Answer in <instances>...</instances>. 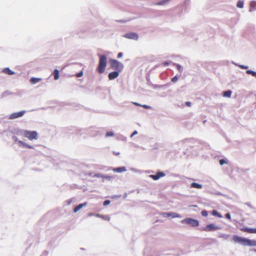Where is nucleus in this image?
I'll use <instances>...</instances> for the list:
<instances>
[{
  "mask_svg": "<svg viewBox=\"0 0 256 256\" xmlns=\"http://www.w3.org/2000/svg\"><path fill=\"white\" fill-rule=\"evenodd\" d=\"M110 64L111 68L117 71L120 72L123 68V64L116 60L110 59Z\"/></svg>",
  "mask_w": 256,
  "mask_h": 256,
  "instance_id": "nucleus-4",
  "label": "nucleus"
},
{
  "mask_svg": "<svg viewBox=\"0 0 256 256\" xmlns=\"http://www.w3.org/2000/svg\"><path fill=\"white\" fill-rule=\"evenodd\" d=\"M162 216H164L166 217H172V218H180L181 216L176 213L175 212H164L162 214Z\"/></svg>",
  "mask_w": 256,
  "mask_h": 256,
  "instance_id": "nucleus-9",
  "label": "nucleus"
},
{
  "mask_svg": "<svg viewBox=\"0 0 256 256\" xmlns=\"http://www.w3.org/2000/svg\"><path fill=\"white\" fill-rule=\"evenodd\" d=\"M142 106L143 108H150L149 106H146V105H143V106Z\"/></svg>",
  "mask_w": 256,
  "mask_h": 256,
  "instance_id": "nucleus-40",
  "label": "nucleus"
},
{
  "mask_svg": "<svg viewBox=\"0 0 256 256\" xmlns=\"http://www.w3.org/2000/svg\"><path fill=\"white\" fill-rule=\"evenodd\" d=\"M137 133H138L137 131H136V130L134 131V132H133V133H132V136H134V134H137Z\"/></svg>",
  "mask_w": 256,
  "mask_h": 256,
  "instance_id": "nucleus-42",
  "label": "nucleus"
},
{
  "mask_svg": "<svg viewBox=\"0 0 256 256\" xmlns=\"http://www.w3.org/2000/svg\"><path fill=\"white\" fill-rule=\"evenodd\" d=\"M190 187L200 189L202 188V186L200 184L196 182H192L191 184Z\"/></svg>",
  "mask_w": 256,
  "mask_h": 256,
  "instance_id": "nucleus-19",
  "label": "nucleus"
},
{
  "mask_svg": "<svg viewBox=\"0 0 256 256\" xmlns=\"http://www.w3.org/2000/svg\"><path fill=\"white\" fill-rule=\"evenodd\" d=\"M126 170V168L124 166L116 168L113 169V171L116 172H125Z\"/></svg>",
  "mask_w": 256,
  "mask_h": 256,
  "instance_id": "nucleus-14",
  "label": "nucleus"
},
{
  "mask_svg": "<svg viewBox=\"0 0 256 256\" xmlns=\"http://www.w3.org/2000/svg\"><path fill=\"white\" fill-rule=\"evenodd\" d=\"M54 79L57 80L59 78V71L56 69L54 71Z\"/></svg>",
  "mask_w": 256,
  "mask_h": 256,
  "instance_id": "nucleus-20",
  "label": "nucleus"
},
{
  "mask_svg": "<svg viewBox=\"0 0 256 256\" xmlns=\"http://www.w3.org/2000/svg\"><path fill=\"white\" fill-rule=\"evenodd\" d=\"M123 56V54L122 52H119L118 54V58H120L121 57H122Z\"/></svg>",
  "mask_w": 256,
  "mask_h": 256,
  "instance_id": "nucleus-38",
  "label": "nucleus"
},
{
  "mask_svg": "<svg viewBox=\"0 0 256 256\" xmlns=\"http://www.w3.org/2000/svg\"><path fill=\"white\" fill-rule=\"evenodd\" d=\"M2 72L6 74H8V75H12L14 74V72L11 70L9 68H5L3 70Z\"/></svg>",
  "mask_w": 256,
  "mask_h": 256,
  "instance_id": "nucleus-17",
  "label": "nucleus"
},
{
  "mask_svg": "<svg viewBox=\"0 0 256 256\" xmlns=\"http://www.w3.org/2000/svg\"><path fill=\"white\" fill-rule=\"evenodd\" d=\"M88 203L87 202H84V203L80 204H78V206H76L74 208V212H76L78 211L80 208H82L83 206H86L87 205Z\"/></svg>",
  "mask_w": 256,
  "mask_h": 256,
  "instance_id": "nucleus-13",
  "label": "nucleus"
},
{
  "mask_svg": "<svg viewBox=\"0 0 256 256\" xmlns=\"http://www.w3.org/2000/svg\"><path fill=\"white\" fill-rule=\"evenodd\" d=\"M165 174L162 172H157L156 174L150 175V177L152 178L154 180H158L160 178L165 176Z\"/></svg>",
  "mask_w": 256,
  "mask_h": 256,
  "instance_id": "nucleus-8",
  "label": "nucleus"
},
{
  "mask_svg": "<svg viewBox=\"0 0 256 256\" xmlns=\"http://www.w3.org/2000/svg\"><path fill=\"white\" fill-rule=\"evenodd\" d=\"M133 104L136 105V106H141L140 104H139L137 103V102H133Z\"/></svg>",
  "mask_w": 256,
  "mask_h": 256,
  "instance_id": "nucleus-43",
  "label": "nucleus"
},
{
  "mask_svg": "<svg viewBox=\"0 0 256 256\" xmlns=\"http://www.w3.org/2000/svg\"><path fill=\"white\" fill-rule=\"evenodd\" d=\"M226 218L228 220H230L231 219V216H230V214L229 213H227L226 214Z\"/></svg>",
  "mask_w": 256,
  "mask_h": 256,
  "instance_id": "nucleus-34",
  "label": "nucleus"
},
{
  "mask_svg": "<svg viewBox=\"0 0 256 256\" xmlns=\"http://www.w3.org/2000/svg\"><path fill=\"white\" fill-rule=\"evenodd\" d=\"M94 216L96 217L100 218L104 220H106L109 221L110 220V217L108 216H104L100 214H96Z\"/></svg>",
  "mask_w": 256,
  "mask_h": 256,
  "instance_id": "nucleus-15",
  "label": "nucleus"
},
{
  "mask_svg": "<svg viewBox=\"0 0 256 256\" xmlns=\"http://www.w3.org/2000/svg\"><path fill=\"white\" fill-rule=\"evenodd\" d=\"M254 251L256 252V249H254Z\"/></svg>",
  "mask_w": 256,
  "mask_h": 256,
  "instance_id": "nucleus-48",
  "label": "nucleus"
},
{
  "mask_svg": "<svg viewBox=\"0 0 256 256\" xmlns=\"http://www.w3.org/2000/svg\"><path fill=\"white\" fill-rule=\"evenodd\" d=\"M118 154H119V153H118V152H116V155H118Z\"/></svg>",
  "mask_w": 256,
  "mask_h": 256,
  "instance_id": "nucleus-46",
  "label": "nucleus"
},
{
  "mask_svg": "<svg viewBox=\"0 0 256 256\" xmlns=\"http://www.w3.org/2000/svg\"><path fill=\"white\" fill-rule=\"evenodd\" d=\"M244 6L243 2L238 1L237 3L236 6L239 8H242Z\"/></svg>",
  "mask_w": 256,
  "mask_h": 256,
  "instance_id": "nucleus-24",
  "label": "nucleus"
},
{
  "mask_svg": "<svg viewBox=\"0 0 256 256\" xmlns=\"http://www.w3.org/2000/svg\"><path fill=\"white\" fill-rule=\"evenodd\" d=\"M120 72L116 70L115 72H110L108 74V78L110 80H114V79L116 78L119 76Z\"/></svg>",
  "mask_w": 256,
  "mask_h": 256,
  "instance_id": "nucleus-11",
  "label": "nucleus"
},
{
  "mask_svg": "<svg viewBox=\"0 0 256 256\" xmlns=\"http://www.w3.org/2000/svg\"><path fill=\"white\" fill-rule=\"evenodd\" d=\"M12 139H13L14 141H16H16H18V138H16V136H14V137L12 138Z\"/></svg>",
  "mask_w": 256,
  "mask_h": 256,
  "instance_id": "nucleus-41",
  "label": "nucleus"
},
{
  "mask_svg": "<svg viewBox=\"0 0 256 256\" xmlns=\"http://www.w3.org/2000/svg\"><path fill=\"white\" fill-rule=\"evenodd\" d=\"M106 66V57L104 55L100 56L99 63L98 66V71L99 74H102L104 72Z\"/></svg>",
  "mask_w": 256,
  "mask_h": 256,
  "instance_id": "nucleus-2",
  "label": "nucleus"
},
{
  "mask_svg": "<svg viewBox=\"0 0 256 256\" xmlns=\"http://www.w3.org/2000/svg\"><path fill=\"white\" fill-rule=\"evenodd\" d=\"M110 202V200H106L104 201L103 204L104 206H106L107 205H108Z\"/></svg>",
  "mask_w": 256,
  "mask_h": 256,
  "instance_id": "nucleus-29",
  "label": "nucleus"
},
{
  "mask_svg": "<svg viewBox=\"0 0 256 256\" xmlns=\"http://www.w3.org/2000/svg\"><path fill=\"white\" fill-rule=\"evenodd\" d=\"M124 37L129 39H133L137 40L138 39V35L136 33L130 32L125 34Z\"/></svg>",
  "mask_w": 256,
  "mask_h": 256,
  "instance_id": "nucleus-10",
  "label": "nucleus"
},
{
  "mask_svg": "<svg viewBox=\"0 0 256 256\" xmlns=\"http://www.w3.org/2000/svg\"><path fill=\"white\" fill-rule=\"evenodd\" d=\"M176 68L178 69V70L179 71V72H180L181 70H182V68H181V66L180 64H176Z\"/></svg>",
  "mask_w": 256,
  "mask_h": 256,
  "instance_id": "nucleus-35",
  "label": "nucleus"
},
{
  "mask_svg": "<svg viewBox=\"0 0 256 256\" xmlns=\"http://www.w3.org/2000/svg\"><path fill=\"white\" fill-rule=\"evenodd\" d=\"M242 68H246L245 66H242Z\"/></svg>",
  "mask_w": 256,
  "mask_h": 256,
  "instance_id": "nucleus-49",
  "label": "nucleus"
},
{
  "mask_svg": "<svg viewBox=\"0 0 256 256\" xmlns=\"http://www.w3.org/2000/svg\"><path fill=\"white\" fill-rule=\"evenodd\" d=\"M218 237L219 238H222L224 240H228L229 238L230 237V236L225 234H220Z\"/></svg>",
  "mask_w": 256,
  "mask_h": 256,
  "instance_id": "nucleus-18",
  "label": "nucleus"
},
{
  "mask_svg": "<svg viewBox=\"0 0 256 256\" xmlns=\"http://www.w3.org/2000/svg\"><path fill=\"white\" fill-rule=\"evenodd\" d=\"M24 136L28 138V140H33L38 139V134L36 131H30L24 130L23 132Z\"/></svg>",
  "mask_w": 256,
  "mask_h": 256,
  "instance_id": "nucleus-3",
  "label": "nucleus"
},
{
  "mask_svg": "<svg viewBox=\"0 0 256 256\" xmlns=\"http://www.w3.org/2000/svg\"><path fill=\"white\" fill-rule=\"evenodd\" d=\"M24 147H25V148H33L32 146L30 145H29V144H25Z\"/></svg>",
  "mask_w": 256,
  "mask_h": 256,
  "instance_id": "nucleus-31",
  "label": "nucleus"
},
{
  "mask_svg": "<svg viewBox=\"0 0 256 256\" xmlns=\"http://www.w3.org/2000/svg\"><path fill=\"white\" fill-rule=\"evenodd\" d=\"M201 214L203 216H207L208 215V212L206 210H202V212H201Z\"/></svg>",
  "mask_w": 256,
  "mask_h": 256,
  "instance_id": "nucleus-26",
  "label": "nucleus"
},
{
  "mask_svg": "<svg viewBox=\"0 0 256 256\" xmlns=\"http://www.w3.org/2000/svg\"><path fill=\"white\" fill-rule=\"evenodd\" d=\"M185 104L187 106H191V102H186Z\"/></svg>",
  "mask_w": 256,
  "mask_h": 256,
  "instance_id": "nucleus-37",
  "label": "nucleus"
},
{
  "mask_svg": "<svg viewBox=\"0 0 256 256\" xmlns=\"http://www.w3.org/2000/svg\"><path fill=\"white\" fill-rule=\"evenodd\" d=\"M94 176L98 177V178H105L104 176L100 174H94Z\"/></svg>",
  "mask_w": 256,
  "mask_h": 256,
  "instance_id": "nucleus-27",
  "label": "nucleus"
},
{
  "mask_svg": "<svg viewBox=\"0 0 256 256\" xmlns=\"http://www.w3.org/2000/svg\"><path fill=\"white\" fill-rule=\"evenodd\" d=\"M225 163H226V162L224 160L222 159L220 160V165H223Z\"/></svg>",
  "mask_w": 256,
  "mask_h": 256,
  "instance_id": "nucleus-33",
  "label": "nucleus"
},
{
  "mask_svg": "<svg viewBox=\"0 0 256 256\" xmlns=\"http://www.w3.org/2000/svg\"><path fill=\"white\" fill-rule=\"evenodd\" d=\"M105 176V178H104L110 180L111 178V177L110 176Z\"/></svg>",
  "mask_w": 256,
  "mask_h": 256,
  "instance_id": "nucleus-39",
  "label": "nucleus"
},
{
  "mask_svg": "<svg viewBox=\"0 0 256 256\" xmlns=\"http://www.w3.org/2000/svg\"><path fill=\"white\" fill-rule=\"evenodd\" d=\"M232 240L235 242H238L244 246H256V240H251L246 238H242L238 236H234Z\"/></svg>",
  "mask_w": 256,
  "mask_h": 256,
  "instance_id": "nucleus-1",
  "label": "nucleus"
},
{
  "mask_svg": "<svg viewBox=\"0 0 256 256\" xmlns=\"http://www.w3.org/2000/svg\"><path fill=\"white\" fill-rule=\"evenodd\" d=\"M232 92L230 90H227L224 92L223 96L225 97L230 98L231 96Z\"/></svg>",
  "mask_w": 256,
  "mask_h": 256,
  "instance_id": "nucleus-21",
  "label": "nucleus"
},
{
  "mask_svg": "<svg viewBox=\"0 0 256 256\" xmlns=\"http://www.w3.org/2000/svg\"><path fill=\"white\" fill-rule=\"evenodd\" d=\"M18 143L20 144V146H24V144H26L22 140H18Z\"/></svg>",
  "mask_w": 256,
  "mask_h": 256,
  "instance_id": "nucleus-36",
  "label": "nucleus"
},
{
  "mask_svg": "<svg viewBox=\"0 0 256 256\" xmlns=\"http://www.w3.org/2000/svg\"><path fill=\"white\" fill-rule=\"evenodd\" d=\"M178 80V77L176 76H175L173 77L172 79V82H175Z\"/></svg>",
  "mask_w": 256,
  "mask_h": 256,
  "instance_id": "nucleus-32",
  "label": "nucleus"
},
{
  "mask_svg": "<svg viewBox=\"0 0 256 256\" xmlns=\"http://www.w3.org/2000/svg\"><path fill=\"white\" fill-rule=\"evenodd\" d=\"M26 113V111L22 110L20 112H14L10 116V119L13 120L20 117H22Z\"/></svg>",
  "mask_w": 256,
  "mask_h": 256,
  "instance_id": "nucleus-7",
  "label": "nucleus"
},
{
  "mask_svg": "<svg viewBox=\"0 0 256 256\" xmlns=\"http://www.w3.org/2000/svg\"><path fill=\"white\" fill-rule=\"evenodd\" d=\"M182 222L187 224L192 227H196L199 225L198 221L192 218H186L182 220Z\"/></svg>",
  "mask_w": 256,
  "mask_h": 256,
  "instance_id": "nucleus-5",
  "label": "nucleus"
},
{
  "mask_svg": "<svg viewBox=\"0 0 256 256\" xmlns=\"http://www.w3.org/2000/svg\"><path fill=\"white\" fill-rule=\"evenodd\" d=\"M164 66H168V62H164Z\"/></svg>",
  "mask_w": 256,
  "mask_h": 256,
  "instance_id": "nucleus-44",
  "label": "nucleus"
},
{
  "mask_svg": "<svg viewBox=\"0 0 256 256\" xmlns=\"http://www.w3.org/2000/svg\"><path fill=\"white\" fill-rule=\"evenodd\" d=\"M246 72L248 74H252L254 76H256V72H254V71L251 70H248Z\"/></svg>",
  "mask_w": 256,
  "mask_h": 256,
  "instance_id": "nucleus-23",
  "label": "nucleus"
},
{
  "mask_svg": "<svg viewBox=\"0 0 256 256\" xmlns=\"http://www.w3.org/2000/svg\"><path fill=\"white\" fill-rule=\"evenodd\" d=\"M118 154H119V153H118V152H116V155H118Z\"/></svg>",
  "mask_w": 256,
  "mask_h": 256,
  "instance_id": "nucleus-47",
  "label": "nucleus"
},
{
  "mask_svg": "<svg viewBox=\"0 0 256 256\" xmlns=\"http://www.w3.org/2000/svg\"><path fill=\"white\" fill-rule=\"evenodd\" d=\"M212 214L213 216H216L218 218H222V216L221 215V214H220V213H218L216 210H212Z\"/></svg>",
  "mask_w": 256,
  "mask_h": 256,
  "instance_id": "nucleus-22",
  "label": "nucleus"
},
{
  "mask_svg": "<svg viewBox=\"0 0 256 256\" xmlns=\"http://www.w3.org/2000/svg\"><path fill=\"white\" fill-rule=\"evenodd\" d=\"M83 75V72L82 71H81L80 72L76 74V76L78 77V78H79V77H80L82 76Z\"/></svg>",
  "mask_w": 256,
  "mask_h": 256,
  "instance_id": "nucleus-30",
  "label": "nucleus"
},
{
  "mask_svg": "<svg viewBox=\"0 0 256 256\" xmlns=\"http://www.w3.org/2000/svg\"><path fill=\"white\" fill-rule=\"evenodd\" d=\"M219 229H220V228L219 226H216L214 224H210L204 226L203 228V230L206 232H210Z\"/></svg>",
  "mask_w": 256,
  "mask_h": 256,
  "instance_id": "nucleus-6",
  "label": "nucleus"
},
{
  "mask_svg": "<svg viewBox=\"0 0 256 256\" xmlns=\"http://www.w3.org/2000/svg\"><path fill=\"white\" fill-rule=\"evenodd\" d=\"M114 136V133L112 132H108L106 134V136Z\"/></svg>",
  "mask_w": 256,
  "mask_h": 256,
  "instance_id": "nucleus-28",
  "label": "nucleus"
},
{
  "mask_svg": "<svg viewBox=\"0 0 256 256\" xmlns=\"http://www.w3.org/2000/svg\"><path fill=\"white\" fill-rule=\"evenodd\" d=\"M42 80L40 78H32L30 80L31 84H35Z\"/></svg>",
  "mask_w": 256,
  "mask_h": 256,
  "instance_id": "nucleus-16",
  "label": "nucleus"
},
{
  "mask_svg": "<svg viewBox=\"0 0 256 256\" xmlns=\"http://www.w3.org/2000/svg\"><path fill=\"white\" fill-rule=\"evenodd\" d=\"M241 230L244 232H246L250 234H256V228H243L241 229Z\"/></svg>",
  "mask_w": 256,
  "mask_h": 256,
  "instance_id": "nucleus-12",
  "label": "nucleus"
},
{
  "mask_svg": "<svg viewBox=\"0 0 256 256\" xmlns=\"http://www.w3.org/2000/svg\"><path fill=\"white\" fill-rule=\"evenodd\" d=\"M169 0H163L160 2H158L156 4V5H163L165 4L166 2H167Z\"/></svg>",
  "mask_w": 256,
  "mask_h": 256,
  "instance_id": "nucleus-25",
  "label": "nucleus"
},
{
  "mask_svg": "<svg viewBox=\"0 0 256 256\" xmlns=\"http://www.w3.org/2000/svg\"><path fill=\"white\" fill-rule=\"evenodd\" d=\"M88 216H94V214L92 213H89V214H88Z\"/></svg>",
  "mask_w": 256,
  "mask_h": 256,
  "instance_id": "nucleus-45",
  "label": "nucleus"
}]
</instances>
